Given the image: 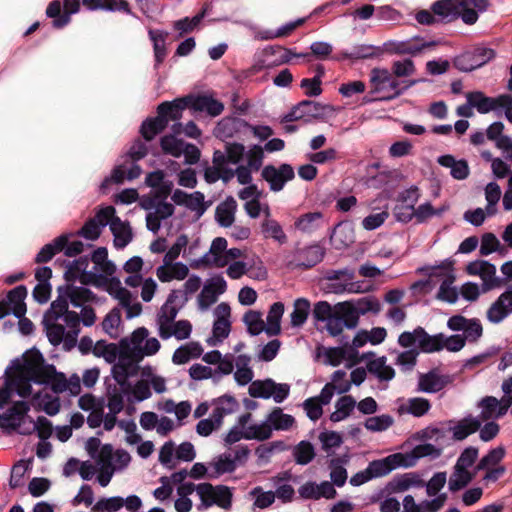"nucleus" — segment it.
I'll use <instances>...</instances> for the list:
<instances>
[{
    "instance_id": "61",
    "label": "nucleus",
    "mask_w": 512,
    "mask_h": 512,
    "mask_svg": "<svg viewBox=\"0 0 512 512\" xmlns=\"http://www.w3.org/2000/svg\"><path fill=\"white\" fill-rule=\"evenodd\" d=\"M261 231L265 238H272L280 244L287 242V236L282 226L274 219H264L261 224Z\"/></svg>"
},
{
    "instance_id": "32",
    "label": "nucleus",
    "mask_w": 512,
    "mask_h": 512,
    "mask_svg": "<svg viewBox=\"0 0 512 512\" xmlns=\"http://www.w3.org/2000/svg\"><path fill=\"white\" fill-rule=\"evenodd\" d=\"M466 100L473 108H476L480 114H487L498 109V96L488 97L481 91L468 92L466 94Z\"/></svg>"
},
{
    "instance_id": "52",
    "label": "nucleus",
    "mask_w": 512,
    "mask_h": 512,
    "mask_svg": "<svg viewBox=\"0 0 512 512\" xmlns=\"http://www.w3.org/2000/svg\"><path fill=\"white\" fill-rule=\"evenodd\" d=\"M212 405L214 406L212 413L219 418L222 423L226 415L234 413L239 407L237 400L231 395H223L214 399Z\"/></svg>"
},
{
    "instance_id": "25",
    "label": "nucleus",
    "mask_w": 512,
    "mask_h": 512,
    "mask_svg": "<svg viewBox=\"0 0 512 512\" xmlns=\"http://www.w3.org/2000/svg\"><path fill=\"white\" fill-rule=\"evenodd\" d=\"M178 298L176 291H172L168 297L166 302L161 306L160 310L156 316V324L158 327V334L163 331V329L168 328L170 324L175 321L177 314L179 312V308L175 306V301Z\"/></svg>"
},
{
    "instance_id": "7",
    "label": "nucleus",
    "mask_w": 512,
    "mask_h": 512,
    "mask_svg": "<svg viewBox=\"0 0 512 512\" xmlns=\"http://www.w3.org/2000/svg\"><path fill=\"white\" fill-rule=\"evenodd\" d=\"M295 418L283 412L282 408L274 407L267 414L264 421L256 423L259 430L260 441L268 440L272 437L273 431H288L295 425Z\"/></svg>"
},
{
    "instance_id": "23",
    "label": "nucleus",
    "mask_w": 512,
    "mask_h": 512,
    "mask_svg": "<svg viewBox=\"0 0 512 512\" xmlns=\"http://www.w3.org/2000/svg\"><path fill=\"white\" fill-rule=\"evenodd\" d=\"M450 379L447 375H441L436 369L419 375L417 390L425 393H436L442 390Z\"/></svg>"
},
{
    "instance_id": "28",
    "label": "nucleus",
    "mask_w": 512,
    "mask_h": 512,
    "mask_svg": "<svg viewBox=\"0 0 512 512\" xmlns=\"http://www.w3.org/2000/svg\"><path fill=\"white\" fill-rule=\"evenodd\" d=\"M191 109L206 112L212 117L219 116L224 110V104L209 95H190Z\"/></svg>"
},
{
    "instance_id": "55",
    "label": "nucleus",
    "mask_w": 512,
    "mask_h": 512,
    "mask_svg": "<svg viewBox=\"0 0 512 512\" xmlns=\"http://www.w3.org/2000/svg\"><path fill=\"white\" fill-rule=\"evenodd\" d=\"M292 456L296 464L307 465L316 456L315 448L311 442L302 440L293 447Z\"/></svg>"
},
{
    "instance_id": "14",
    "label": "nucleus",
    "mask_w": 512,
    "mask_h": 512,
    "mask_svg": "<svg viewBox=\"0 0 512 512\" xmlns=\"http://www.w3.org/2000/svg\"><path fill=\"white\" fill-rule=\"evenodd\" d=\"M510 314H512V284L491 304L486 316L491 323L498 324Z\"/></svg>"
},
{
    "instance_id": "54",
    "label": "nucleus",
    "mask_w": 512,
    "mask_h": 512,
    "mask_svg": "<svg viewBox=\"0 0 512 512\" xmlns=\"http://www.w3.org/2000/svg\"><path fill=\"white\" fill-rule=\"evenodd\" d=\"M284 313V304L282 302H275L269 309L267 315V324L265 332L269 336L278 335L281 331V318Z\"/></svg>"
},
{
    "instance_id": "9",
    "label": "nucleus",
    "mask_w": 512,
    "mask_h": 512,
    "mask_svg": "<svg viewBox=\"0 0 512 512\" xmlns=\"http://www.w3.org/2000/svg\"><path fill=\"white\" fill-rule=\"evenodd\" d=\"M495 57V51L487 47H476L454 59V66L463 72L473 71Z\"/></svg>"
},
{
    "instance_id": "39",
    "label": "nucleus",
    "mask_w": 512,
    "mask_h": 512,
    "mask_svg": "<svg viewBox=\"0 0 512 512\" xmlns=\"http://www.w3.org/2000/svg\"><path fill=\"white\" fill-rule=\"evenodd\" d=\"M440 449L436 448L433 444L425 443L415 446L410 453H403L404 467H413L416 465L420 458L426 456H440Z\"/></svg>"
},
{
    "instance_id": "41",
    "label": "nucleus",
    "mask_w": 512,
    "mask_h": 512,
    "mask_svg": "<svg viewBox=\"0 0 512 512\" xmlns=\"http://www.w3.org/2000/svg\"><path fill=\"white\" fill-rule=\"evenodd\" d=\"M481 427V421L473 416H468L458 421L452 428V436L456 441H462L469 435L478 431Z\"/></svg>"
},
{
    "instance_id": "19",
    "label": "nucleus",
    "mask_w": 512,
    "mask_h": 512,
    "mask_svg": "<svg viewBox=\"0 0 512 512\" xmlns=\"http://www.w3.org/2000/svg\"><path fill=\"white\" fill-rule=\"evenodd\" d=\"M298 493L303 499L313 500H318L320 498L333 499L337 495L333 484L329 481H323L320 484L308 481L300 486Z\"/></svg>"
},
{
    "instance_id": "50",
    "label": "nucleus",
    "mask_w": 512,
    "mask_h": 512,
    "mask_svg": "<svg viewBox=\"0 0 512 512\" xmlns=\"http://www.w3.org/2000/svg\"><path fill=\"white\" fill-rule=\"evenodd\" d=\"M479 407L481 408V412L479 415V420L489 421L491 419H499L503 417L505 414H500L501 411V402L494 396H486L484 397L480 403Z\"/></svg>"
},
{
    "instance_id": "43",
    "label": "nucleus",
    "mask_w": 512,
    "mask_h": 512,
    "mask_svg": "<svg viewBox=\"0 0 512 512\" xmlns=\"http://www.w3.org/2000/svg\"><path fill=\"white\" fill-rule=\"evenodd\" d=\"M347 329H355L359 324L360 314L352 302H342L334 311Z\"/></svg>"
},
{
    "instance_id": "48",
    "label": "nucleus",
    "mask_w": 512,
    "mask_h": 512,
    "mask_svg": "<svg viewBox=\"0 0 512 512\" xmlns=\"http://www.w3.org/2000/svg\"><path fill=\"white\" fill-rule=\"evenodd\" d=\"M385 356L378 357L367 363V370L374 375L379 381H390L395 376L393 367L387 365Z\"/></svg>"
},
{
    "instance_id": "40",
    "label": "nucleus",
    "mask_w": 512,
    "mask_h": 512,
    "mask_svg": "<svg viewBox=\"0 0 512 512\" xmlns=\"http://www.w3.org/2000/svg\"><path fill=\"white\" fill-rule=\"evenodd\" d=\"M110 230L114 236V246L123 249L132 240V231L128 223L121 221L119 217H115L110 223Z\"/></svg>"
},
{
    "instance_id": "2",
    "label": "nucleus",
    "mask_w": 512,
    "mask_h": 512,
    "mask_svg": "<svg viewBox=\"0 0 512 512\" xmlns=\"http://www.w3.org/2000/svg\"><path fill=\"white\" fill-rule=\"evenodd\" d=\"M22 375L26 381L21 380V395L31 394V382L50 385L56 393L66 392L65 375L57 372L53 365L45 364L43 355L37 350H31L24 355Z\"/></svg>"
},
{
    "instance_id": "37",
    "label": "nucleus",
    "mask_w": 512,
    "mask_h": 512,
    "mask_svg": "<svg viewBox=\"0 0 512 512\" xmlns=\"http://www.w3.org/2000/svg\"><path fill=\"white\" fill-rule=\"evenodd\" d=\"M31 405L37 411H44L50 416L56 415L60 411V400L58 397L52 396L48 393L38 392L33 395Z\"/></svg>"
},
{
    "instance_id": "59",
    "label": "nucleus",
    "mask_w": 512,
    "mask_h": 512,
    "mask_svg": "<svg viewBox=\"0 0 512 512\" xmlns=\"http://www.w3.org/2000/svg\"><path fill=\"white\" fill-rule=\"evenodd\" d=\"M506 450L503 446H497L488 451L483 456L475 467V471L485 470L491 467L500 465V462L504 459Z\"/></svg>"
},
{
    "instance_id": "11",
    "label": "nucleus",
    "mask_w": 512,
    "mask_h": 512,
    "mask_svg": "<svg viewBox=\"0 0 512 512\" xmlns=\"http://www.w3.org/2000/svg\"><path fill=\"white\" fill-rule=\"evenodd\" d=\"M309 54H296L292 50L283 48L281 46H271L264 49L262 58L257 60L253 65V70L258 72L265 68H270L273 65L288 63L292 57H307Z\"/></svg>"
},
{
    "instance_id": "45",
    "label": "nucleus",
    "mask_w": 512,
    "mask_h": 512,
    "mask_svg": "<svg viewBox=\"0 0 512 512\" xmlns=\"http://www.w3.org/2000/svg\"><path fill=\"white\" fill-rule=\"evenodd\" d=\"M237 203L233 197H228L216 207L215 217L222 227H229L235 220Z\"/></svg>"
},
{
    "instance_id": "18",
    "label": "nucleus",
    "mask_w": 512,
    "mask_h": 512,
    "mask_svg": "<svg viewBox=\"0 0 512 512\" xmlns=\"http://www.w3.org/2000/svg\"><path fill=\"white\" fill-rule=\"evenodd\" d=\"M213 165L207 167L204 172V178L208 183H215L219 179L228 182L234 178L233 169L224 165L222 151L216 150L212 158Z\"/></svg>"
},
{
    "instance_id": "22",
    "label": "nucleus",
    "mask_w": 512,
    "mask_h": 512,
    "mask_svg": "<svg viewBox=\"0 0 512 512\" xmlns=\"http://www.w3.org/2000/svg\"><path fill=\"white\" fill-rule=\"evenodd\" d=\"M439 43L440 42L436 40L425 41L422 37L415 36L404 41L393 43V51L400 55L415 56L425 49L436 47Z\"/></svg>"
},
{
    "instance_id": "63",
    "label": "nucleus",
    "mask_w": 512,
    "mask_h": 512,
    "mask_svg": "<svg viewBox=\"0 0 512 512\" xmlns=\"http://www.w3.org/2000/svg\"><path fill=\"white\" fill-rule=\"evenodd\" d=\"M420 336L419 352L433 353L443 349V334L429 335L423 328Z\"/></svg>"
},
{
    "instance_id": "30",
    "label": "nucleus",
    "mask_w": 512,
    "mask_h": 512,
    "mask_svg": "<svg viewBox=\"0 0 512 512\" xmlns=\"http://www.w3.org/2000/svg\"><path fill=\"white\" fill-rule=\"evenodd\" d=\"M459 3L456 0H438L431 6L438 23H449L459 17Z\"/></svg>"
},
{
    "instance_id": "51",
    "label": "nucleus",
    "mask_w": 512,
    "mask_h": 512,
    "mask_svg": "<svg viewBox=\"0 0 512 512\" xmlns=\"http://www.w3.org/2000/svg\"><path fill=\"white\" fill-rule=\"evenodd\" d=\"M136 371L137 366L129 357L124 356H119L118 362L112 368L113 377L120 385H124Z\"/></svg>"
},
{
    "instance_id": "53",
    "label": "nucleus",
    "mask_w": 512,
    "mask_h": 512,
    "mask_svg": "<svg viewBox=\"0 0 512 512\" xmlns=\"http://www.w3.org/2000/svg\"><path fill=\"white\" fill-rule=\"evenodd\" d=\"M148 35L150 40L153 42L156 66H158L164 61L167 55L166 38L168 33L162 30L149 29Z\"/></svg>"
},
{
    "instance_id": "17",
    "label": "nucleus",
    "mask_w": 512,
    "mask_h": 512,
    "mask_svg": "<svg viewBox=\"0 0 512 512\" xmlns=\"http://www.w3.org/2000/svg\"><path fill=\"white\" fill-rule=\"evenodd\" d=\"M141 172V167L137 164V161L125 157V160L114 168L111 177L102 182L101 188H105L111 182L120 184L125 179L134 180L141 175Z\"/></svg>"
},
{
    "instance_id": "27",
    "label": "nucleus",
    "mask_w": 512,
    "mask_h": 512,
    "mask_svg": "<svg viewBox=\"0 0 512 512\" xmlns=\"http://www.w3.org/2000/svg\"><path fill=\"white\" fill-rule=\"evenodd\" d=\"M246 127H248V124L243 119L225 117L216 125L214 135L221 140H225L234 137Z\"/></svg>"
},
{
    "instance_id": "29",
    "label": "nucleus",
    "mask_w": 512,
    "mask_h": 512,
    "mask_svg": "<svg viewBox=\"0 0 512 512\" xmlns=\"http://www.w3.org/2000/svg\"><path fill=\"white\" fill-rule=\"evenodd\" d=\"M325 248L320 244H313L300 249L297 254V266L303 268H312L320 263L325 256Z\"/></svg>"
},
{
    "instance_id": "10",
    "label": "nucleus",
    "mask_w": 512,
    "mask_h": 512,
    "mask_svg": "<svg viewBox=\"0 0 512 512\" xmlns=\"http://www.w3.org/2000/svg\"><path fill=\"white\" fill-rule=\"evenodd\" d=\"M251 420V413L246 412L241 414L236 424L226 434L224 438L225 445L230 446L241 439L260 441V429H257L256 423L248 425Z\"/></svg>"
},
{
    "instance_id": "42",
    "label": "nucleus",
    "mask_w": 512,
    "mask_h": 512,
    "mask_svg": "<svg viewBox=\"0 0 512 512\" xmlns=\"http://www.w3.org/2000/svg\"><path fill=\"white\" fill-rule=\"evenodd\" d=\"M504 128L502 122H493L486 130L487 139L493 141L502 153L512 148V138L503 134Z\"/></svg>"
},
{
    "instance_id": "6",
    "label": "nucleus",
    "mask_w": 512,
    "mask_h": 512,
    "mask_svg": "<svg viewBox=\"0 0 512 512\" xmlns=\"http://www.w3.org/2000/svg\"><path fill=\"white\" fill-rule=\"evenodd\" d=\"M197 495L205 508L217 506L230 510L233 502V489L225 485H212L205 482L197 485Z\"/></svg>"
},
{
    "instance_id": "38",
    "label": "nucleus",
    "mask_w": 512,
    "mask_h": 512,
    "mask_svg": "<svg viewBox=\"0 0 512 512\" xmlns=\"http://www.w3.org/2000/svg\"><path fill=\"white\" fill-rule=\"evenodd\" d=\"M22 381H26V378L22 375V364L18 366L14 375L7 381L6 386L0 389V407H3L8 403L14 393L22 398H26L29 395H21L20 386Z\"/></svg>"
},
{
    "instance_id": "1",
    "label": "nucleus",
    "mask_w": 512,
    "mask_h": 512,
    "mask_svg": "<svg viewBox=\"0 0 512 512\" xmlns=\"http://www.w3.org/2000/svg\"><path fill=\"white\" fill-rule=\"evenodd\" d=\"M57 293V298L44 314L43 325L52 345L57 346L64 339L74 345L80 333V317L68 310L69 303L74 307H84L95 300V295L88 288L73 284L59 286Z\"/></svg>"
},
{
    "instance_id": "57",
    "label": "nucleus",
    "mask_w": 512,
    "mask_h": 512,
    "mask_svg": "<svg viewBox=\"0 0 512 512\" xmlns=\"http://www.w3.org/2000/svg\"><path fill=\"white\" fill-rule=\"evenodd\" d=\"M356 405L355 399L350 395L339 398L335 404L336 410L330 415L333 422H339L347 418Z\"/></svg>"
},
{
    "instance_id": "15",
    "label": "nucleus",
    "mask_w": 512,
    "mask_h": 512,
    "mask_svg": "<svg viewBox=\"0 0 512 512\" xmlns=\"http://www.w3.org/2000/svg\"><path fill=\"white\" fill-rule=\"evenodd\" d=\"M171 198L175 204L185 206L195 212L198 217L202 216L208 208V204L204 201V194L200 191L188 194L181 189H176Z\"/></svg>"
},
{
    "instance_id": "58",
    "label": "nucleus",
    "mask_w": 512,
    "mask_h": 512,
    "mask_svg": "<svg viewBox=\"0 0 512 512\" xmlns=\"http://www.w3.org/2000/svg\"><path fill=\"white\" fill-rule=\"evenodd\" d=\"M310 302L305 298H298L294 301V309L290 315L291 325L301 327L307 320L310 313Z\"/></svg>"
},
{
    "instance_id": "31",
    "label": "nucleus",
    "mask_w": 512,
    "mask_h": 512,
    "mask_svg": "<svg viewBox=\"0 0 512 512\" xmlns=\"http://www.w3.org/2000/svg\"><path fill=\"white\" fill-rule=\"evenodd\" d=\"M439 165L450 169V175L456 180H465L470 174L468 162L465 159L457 160L454 156L447 154L438 158Z\"/></svg>"
},
{
    "instance_id": "3",
    "label": "nucleus",
    "mask_w": 512,
    "mask_h": 512,
    "mask_svg": "<svg viewBox=\"0 0 512 512\" xmlns=\"http://www.w3.org/2000/svg\"><path fill=\"white\" fill-rule=\"evenodd\" d=\"M447 482L446 472H437L426 483V494L430 497L435 496L432 500H424L416 503L412 495H406L403 498V511L402 512H438L440 511L447 501V494L441 493L440 490Z\"/></svg>"
},
{
    "instance_id": "35",
    "label": "nucleus",
    "mask_w": 512,
    "mask_h": 512,
    "mask_svg": "<svg viewBox=\"0 0 512 512\" xmlns=\"http://www.w3.org/2000/svg\"><path fill=\"white\" fill-rule=\"evenodd\" d=\"M325 363L331 366H338L343 360L347 359L353 363H357L358 352L353 348L347 347H331L324 350Z\"/></svg>"
},
{
    "instance_id": "24",
    "label": "nucleus",
    "mask_w": 512,
    "mask_h": 512,
    "mask_svg": "<svg viewBox=\"0 0 512 512\" xmlns=\"http://www.w3.org/2000/svg\"><path fill=\"white\" fill-rule=\"evenodd\" d=\"M227 240L223 237L215 238L209 251L203 256L202 262L210 267L223 268L226 266L225 253L227 249Z\"/></svg>"
},
{
    "instance_id": "49",
    "label": "nucleus",
    "mask_w": 512,
    "mask_h": 512,
    "mask_svg": "<svg viewBox=\"0 0 512 512\" xmlns=\"http://www.w3.org/2000/svg\"><path fill=\"white\" fill-rule=\"evenodd\" d=\"M209 468V477L216 478L222 474L233 472L236 469V464L231 453H224L209 463Z\"/></svg>"
},
{
    "instance_id": "13",
    "label": "nucleus",
    "mask_w": 512,
    "mask_h": 512,
    "mask_svg": "<svg viewBox=\"0 0 512 512\" xmlns=\"http://www.w3.org/2000/svg\"><path fill=\"white\" fill-rule=\"evenodd\" d=\"M262 177L269 183L272 191L278 192L284 188L286 182L295 177V173L290 164H281L279 168L267 165L262 170Z\"/></svg>"
},
{
    "instance_id": "26",
    "label": "nucleus",
    "mask_w": 512,
    "mask_h": 512,
    "mask_svg": "<svg viewBox=\"0 0 512 512\" xmlns=\"http://www.w3.org/2000/svg\"><path fill=\"white\" fill-rule=\"evenodd\" d=\"M173 204L166 201H158L153 211L146 215V226L153 233H158L161 227V221L171 217L174 214Z\"/></svg>"
},
{
    "instance_id": "47",
    "label": "nucleus",
    "mask_w": 512,
    "mask_h": 512,
    "mask_svg": "<svg viewBox=\"0 0 512 512\" xmlns=\"http://www.w3.org/2000/svg\"><path fill=\"white\" fill-rule=\"evenodd\" d=\"M394 492H405L412 487L422 488L425 481L417 472H408L403 475L396 476L392 482Z\"/></svg>"
},
{
    "instance_id": "5",
    "label": "nucleus",
    "mask_w": 512,
    "mask_h": 512,
    "mask_svg": "<svg viewBox=\"0 0 512 512\" xmlns=\"http://www.w3.org/2000/svg\"><path fill=\"white\" fill-rule=\"evenodd\" d=\"M478 454V448L473 446H469L462 451L448 480V488L451 492H457L465 488L474 479L477 471L471 472L469 468L475 463Z\"/></svg>"
},
{
    "instance_id": "21",
    "label": "nucleus",
    "mask_w": 512,
    "mask_h": 512,
    "mask_svg": "<svg viewBox=\"0 0 512 512\" xmlns=\"http://www.w3.org/2000/svg\"><path fill=\"white\" fill-rule=\"evenodd\" d=\"M403 453H395L369 463L367 469L371 478L382 477L398 467H404Z\"/></svg>"
},
{
    "instance_id": "16",
    "label": "nucleus",
    "mask_w": 512,
    "mask_h": 512,
    "mask_svg": "<svg viewBox=\"0 0 512 512\" xmlns=\"http://www.w3.org/2000/svg\"><path fill=\"white\" fill-rule=\"evenodd\" d=\"M227 284L223 277L217 276L211 278L206 283L198 296V305L201 310H207L217 301L220 294L226 291Z\"/></svg>"
},
{
    "instance_id": "34",
    "label": "nucleus",
    "mask_w": 512,
    "mask_h": 512,
    "mask_svg": "<svg viewBox=\"0 0 512 512\" xmlns=\"http://www.w3.org/2000/svg\"><path fill=\"white\" fill-rule=\"evenodd\" d=\"M88 265L89 259L87 257H80L74 260L65 272L66 280L75 281L78 279L82 284H88L94 278L93 274L86 272Z\"/></svg>"
},
{
    "instance_id": "20",
    "label": "nucleus",
    "mask_w": 512,
    "mask_h": 512,
    "mask_svg": "<svg viewBox=\"0 0 512 512\" xmlns=\"http://www.w3.org/2000/svg\"><path fill=\"white\" fill-rule=\"evenodd\" d=\"M188 107L191 108L190 95L177 98L170 102H162L157 107V114H159L163 120H166V125L168 126L169 121L181 119L183 111Z\"/></svg>"
},
{
    "instance_id": "64",
    "label": "nucleus",
    "mask_w": 512,
    "mask_h": 512,
    "mask_svg": "<svg viewBox=\"0 0 512 512\" xmlns=\"http://www.w3.org/2000/svg\"><path fill=\"white\" fill-rule=\"evenodd\" d=\"M273 387L274 381L272 379L256 380L250 384L248 392L253 398L268 399L274 394Z\"/></svg>"
},
{
    "instance_id": "4",
    "label": "nucleus",
    "mask_w": 512,
    "mask_h": 512,
    "mask_svg": "<svg viewBox=\"0 0 512 512\" xmlns=\"http://www.w3.org/2000/svg\"><path fill=\"white\" fill-rule=\"evenodd\" d=\"M416 82V80H411L405 87H401L400 81L388 69L376 67L370 71L371 92L379 94V100L383 101L399 97L406 89L415 85Z\"/></svg>"
},
{
    "instance_id": "46",
    "label": "nucleus",
    "mask_w": 512,
    "mask_h": 512,
    "mask_svg": "<svg viewBox=\"0 0 512 512\" xmlns=\"http://www.w3.org/2000/svg\"><path fill=\"white\" fill-rule=\"evenodd\" d=\"M67 245V235H60L52 242L44 245L35 257L36 263H46L50 261L57 253L64 250Z\"/></svg>"
},
{
    "instance_id": "62",
    "label": "nucleus",
    "mask_w": 512,
    "mask_h": 512,
    "mask_svg": "<svg viewBox=\"0 0 512 512\" xmlns=\"http://www.w3.org/2000/svg\"><path fill=\"white\" fill-rule=\"evenodd\" d=\"M185 142L175 135H165L160 139V146L165 154L179 158L183 154Z\"/></svg>"
},
{
    "instance_id": "56",
    "label": "nucleus",
    "mask_w": 512,
    "mask_h": 512,
    "mask_svg": "<svg viewBox=\"0 0 512 512\" xmlns=\"http://www.w3.org/2000/svg\"><path fill=\"white\" fill-rule=\"evenodd\" d=\"M166 127V120H163L158 114L156 117L148 118L142 123L140 133L146 141H151L156 135L164 131Z\"/></svg>"
},
{
    "instance_id": "33",
    "label": "nucleus",
    "mask_w": 512,
    "mask_h": 512,
    "mask_svg": "<svg viewBox=\"0 0 512 512\" xmlns=\"http://www.w3.org/2000/svg\"><path fill=\"white\" fill-rule=\"evenodd\" d=\"M203 354V348L199 342L191 341L178 347L173 355L172 362L175 365H183L192 359H197Z\"/></svg>"
},
{
    "instance_id": "8",
    "label": "nucleus",
    "mask_w": 512,
    "mask_h": 512,
    "mask_svg": "<svg viewBox=\"0 0 512 512\" xmlns=\"http://www.w3.org/2000/svg\"><path fill=\"white\" fill-rule=\"evenodd\" d=\"M466 272L471 276L480 277L482 293L501 288L504 285V280L496 275V266L486 260L469 262L466 266Z\"/></svg>"
},
{
    "instance_id": "12",
    "label": "nucleus",
    "mask_w": 512,
    "mask_h": 512,
    "mask_svg": "<svg viewBox=\"0 0 512 512\" xmlns=\"http://www.w3.org/2000/svg\"><path fill=\"white\" fill-rule=\"evenodd\" d=\"M27 296V289L20 285L10 290L5 299L0 301V319L12 313L16 317H22L26 313L24 302Z\"/></svg>"
},
{
    "instance_id": "44",
    "label": "nucleus",
    "mask_w": 512,
    "mask_h": 512,
    "mask_svg": "<svg viewBox=\"0 0 512 512\" xmlns=\"http://www.w3.org/2000/svg\"><path fill=\"white\" fill-rule=\"evenodd\" d=\"M192 332V324L188 320L174 321L168 328L163 329L159 333L160 338L167 340L171 337H175L177 340H186L190 337Z\"/></svg>"
},
{
    "instance_id": "36",
    "label": "nucleus",
    "mask_w": 512,
    "mask_h": 512,
    "mask_svg": "<svg viewBox=\"0 0 512 512\" xmlns=\"http://www.w3.org/2000/svg\"><path fill=\"white\" fill-rule=\"evenodd\" d=\"M323 222L324 215L322 212H308L302 214L295 220L294 227L302 233L311 234L319 229L323 225Z\"/></svg>"
},
{
    "instance_id": "60",
    "label": "nucleus",
    "mask_w": 512,
    "mask_h": 512,
    "mask_svg": "<svg viewBox=\"0 0 512 512\" xmlns=\"http://www.w3.org/2000/svg\"><path fill=\"white\" fill-rule=\"evenodd\" d=\"M300 114H303L302 120L304 122H311L313 119L321 118L325 111V106L312 100H303L298 103Z\"/></svg>"
}]
</instances>
